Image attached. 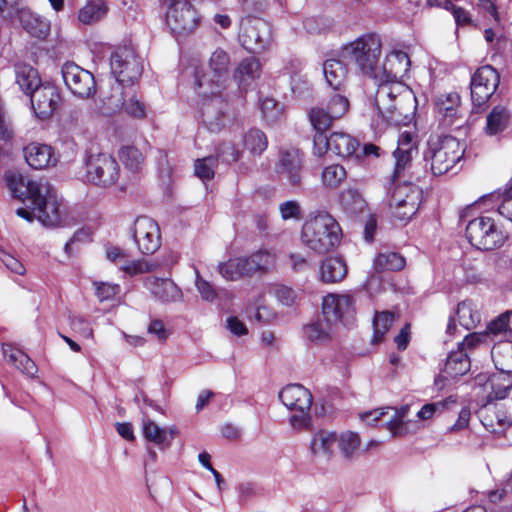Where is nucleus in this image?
<instances>
[{
	"label": "nucleus",
	"mask_w": 512,
	"mask_h": 512,
	"mask_svg": "<svg viewBox=\"0 0 512 512\" xmlns=\"http://www.w3.org/2000/svg\"><path fill=\"white\" fill-rule=\"evenodd\" d=\"M29 96L32 108L40 119L50 117L60 101V95L56 87L51 84L41 83Z\"/></svg>",
	"instance_id": "obj_22"
},
{
	"label": "nucleus",
	"mask_w": 512,
	"mask_h": 512,
	"mask_svg": "<svg viewBox=\"0 0 512 512\" xmlns=\"http://www.w3.org/2000/svg\"><path fill=\"white\" fill-rule=\"evenodd\" d=\"M8 187L11 194L29 205L20 207L16 214L32 222L37 219L43 226L58 227L68 223L66 207L48 181L26 179L19 173L7 176Z\"/></svg>",
	"instance_id": "obj_1"
},
{
	"label": "nucleus",
	"mask_w": 512,
	"mask_h": 512,
	"mask_svg": "<svg viewBox=\"0 0 512 512\" xmlns=\"http://www.w3.org/2000/svg\"><path fill=\"white\" fill-rule=\"evenodd\" d=\"M331 114L324 106L313 107L309 112V121L316 131V134L322 133L331 128L334 117H330Z\"/></svg>",
	"instance_id": "obj_50"
},
{
	"label": "nucleus",
	"mask_w": 512,
	"mask_h": 512,
	"mask_svg": "<svg viewBox=\"0 0 512 512\" xmlns=\"http://www.w3.org/2000/svg\"><path fill=\"white\" fill-rule=\"evenodd\" d=\"M335 447V431H318L314 434L310 443V450L313 456L324 461L331 459Z\"/></svg>",
	"instance_id": "obj_27"
},
{
	"label": "nucleus",
	"mask_w": 512,
	"mask_h": 512,
	"mask_svg": "<svg viewBox=\"0 0 512 512\" xmlns=\"http://www.w3.org/2000/svg\"><path fill=\"white\" fill-rule=\"evenodd\" d=\"M500 82L498 71L490 65L476 70L471 78V99L474 107H481L495 93Z\"/></svg>",
	"instance_id": "obj_16"
},
{
	"label": "nucleus",
	"mask_w": 512,
	"mask_h": 512,
	"mask_svg": "<svg viewBox=\"0 0 512 512\" xmlns=\"http://www.w3.org/2000/svg\"><path fill=\"white\" fill-rule=\"evenodd\" d=\"M464 151L463 144L457 138L450 135H435L428 140L424 159L430 162V169L434 175H443L460 161Z\"/></svg>",
	"instance_id": "obj_6"
},
{
	"label": "nucleus",
	"mask_w": 512,
	"mask_h": 512,
	"mask_svg": "<svg viewBox=\"0 0 512 512\" xmlns=\"http://www.w3.org/2000/svg\"><path fill=\"white\" fill-rule=\"evenodd\" d=\"M279 399L285 407L298 412L310 411L313 402L311 392L300 384H290L281 389Z\"/></svg>",
	"instance_id": "obj_24"
},
{
	"label": "nucleus",
	"mask_w": 512,
	"mask_h": 512,
	"mask_svg": "<svg viewBox=\"0 0 512 512\" xmlns=\"http://www.w3.org/2000/svg\"><path fill=\"white\" fill-rule=\"evenodd\" d=\"M313 143L317 156H323L328 150L343 158L358 156L359 142L344 132H333L329 137L322 133L315 134Z\"/></svg>",
	"instance_id": "obj_14"
},
{
	"label": "nucleus",
	"mask_w": 512,
	"mask_h": 512,
	"mask_svg": "<svg viewBox=\"0 0 512 512\" xmlns=\"http://www.w3.org/2000/svg\"><path fill=\"white\" fill-rule=\"evenodd\" d=\"M470 369V360L463 349L451 352L445 362L444 368L439 378H455L466 374ZM439 380H436V384L439 385Z\"/></svg>",
	"instance_id": "obj_30"
},
{
	"label": "nucleus",
	"mask_w": 512,
	"mask_h": 512,
	"mask_svg": "<svg viewBox=\"0 0 512 512\" xmlns=\"http://www.w3.org/2000/svg\"><path fill=\"white\" fill-rule=\"evenodd\" d=\"M239 41L252 53L267 49L272 43V31L268 22L258 17H245L240 23Z\"/></svg>",
	"instance_id": "obj_11"
},
{
	"label": "nucleus",
	"mask_w": 512,
	"mask_h": 512,
	"mask_svg": "<svg viewBox=\"0 0 512 512\" xmlns=\"http://www.w3.org/2000/svg\"><path fill=\"white\" fill-rule=\"evenodd\" d=\"M347 63L339 59H328L323 64V73L327 83L333 89H340L348 75Z\"/></svg>",
	"instance_id": "obj_33"
},
{
	"label": "nucleus",
	"mask_w": 512,
	"mask_h": 512,
	"mask_svg": "<svg viewBox=\"0 0 512 512\" xmlns=\"http://www.w3.org/2000/svg\"><path fill=\"white\" fill-rule=\"evenodd\" d=\"M416 98L401 81H379L375 96L372 123L379 131L388 126L406 125L414 115Z\"/></svg>",
	"instance_id": "obj_2"
},
{
	"label": "nucleus",
	"mask_w": 512,
	"mask_h": 512,
	"mask_svg": "<svg viewBox=\"0 0 512 512\" xmlns=\"http://www.w3.org/2000/svg\"><path fill=\"white\" fill-rule=\"evenodd\" d=\"M347 274L345 262L338 257L325 259L320 266V279L325 283H337L342 281Z\"/></svg>",
	"instance_id": "obj_35"
},
{
	"label": "nucleus",
	"mask_w": 512,
	"mask_h": 512,
	"mask_svg": "<svg viewBox=\"0 0 512 512\" xmlns=\"http://www.w3.org/2000/svg\"><path fill=\"white\" fill-rule=\"evenodd\" d=\"M342 230L336 219L327 211L308 215L301 230V242L317 254L333 250L340 242Z\"/></svg>",
	"instance_id": "obj_3"
},
{
	"label": "nucleus",
	"mask_w": 512,
	"mask_h": 512,
	"mask_svg": "<svg viewBox=\"0 0 512 512\" xmlns=\"http://www.w3.org/2000/svg\"><path fill=\"white\" fill-rule=\"evenodd\" d=\"M435 106L443 127L457 130L465 123L458 93L450 92L439 95L435 100Z\"/></svg>",
	"instance_id": "obj_20"
},
{
	"label": "nucleus",
	"mask_w": 512,
	"mask_h": 512,
	"mask_svg": "<svg viewBox=\"0 0 512 512\" xmlns=\"http://www.w3.org/2000/svg\"><path fill=\"white\" fill-rule=\"evenodd\" d=\"M217 159L213 156L198 159L195 162V175L202 180H210L214 176Z\"/></svg>",
	"instance_id": "obj_56"
},
{
	"label": "nucleus",
	"mask_w": 512,
	"mask_h": 512,
	"mask_svg": "<svg viewBox=\"0 0 512 512\" xmlns=\"http://www.w3.org/2000/svg\"><path fill=\"white\" fill-rule=\"evenodd\" d=\"M119 174L116 160L108 154L90 155L86 162V177L91 183L107 187L113 185Z\"/></svg>",
	"instance_id": "obj_15"
},
{
	"label": "nucleus",
	"mask_w": 512,
	"mask_h": 512,
	"mask_svg": "<svg viewBox=\"0 0 512 512\" xmlns=\"http://www.w3.org/2000/svg\"><path fill=\"white\" fill-rule=\"evenodd\" d=\"M119 158L126 168L138 171L143 162V154L134 146H124L119 151Z\"/></svg>",
	"instance_id": "obj_52"
},
{
	"label": "nucleus",
	"mask_w": 512,
	"mask_h": 512,
	"mask_svg": "<svg viewBox=\"0 0 512 512\" xmlns=\"http://www.w3.org/2000/svg\"><path fill=\"white\" fill-rule=\"evenodd\" d=\"M130 276L143 274L151 270V265L146 260H132L129 255L125 259V264L119 268Z\"/></svg>",
	"instance_id": "obj_58"
},
{
	"label": "nucleus",
	"mask_w": 512,
	"mask_h": 512,
	"mask_svg": "<svg viewBox=\"0 0 512 512\" xmlns=\"http://www.w3.org/2000/svg\"><path fill=\"white\" fill-rule=\"evenodd\" d=\"M260 109L263 117L269 122L276 121L281 114V109L278 103L272 98L262 100L260 103Z\"/></svg>",
	"instance_id": "obj_62"
},
{
	"label": "nucleus",
	"mask_w": 512,
	"mask_h": 512,
	"mask_svg": "<svg viewBox=\"0 0 512 512\" xmlns=\"http://www.w3.org/2000/svg\"><path fill=\"white\" fill-rule=\"evenodd\" d=\"M466 238L472 246L490 251L502 247L508 239V234L493 218L480 216L467 224Z\"/></svg>",
	"instance_id": "obj_8"
},
{
	"label": "nucleus",
	"mask_w": 512,
	"mask_h": 512,
	"mask_svg": "<svg viewBox=\"0 0 512 512\" xmlns=\"http://www.w3.org/2000/svg\"><path fill=\"white\" fill-rule=\"evenodd\" d=\"M64 83L80 98L92 97L96 92L95 78L91 72L74 62H66L61 69Z\"/></svg>",
	"instance_id": "obj_17"
},
{
	"label": "nucleus",
	"mask_w": 512,
	"mask_h": 512,
	"mask_svg": "<svg viewBox=\"0 0 512 512\" xmlns=\"http://www.w3.org/2000/svg\"><path fill=\"white\" fill-rule=\"evenodd\" d=\"M488 384L491 388L488 394L489 400L504 399L512 388V373L498 371L489 377Z\"/></svg>",
	"instance_id": "obj_41"
},
{
	"label": "nucleus",
	"mask_w": 512,
	"mask_h": 512,
	"mask_svg": "<svg viewBox=\"0 0 512 512\" xmlns=\"http://www.w3.org/2000/svg\"><path fill=\"white\" fill-rule=\"evenodd\" d=\"M405 266V259L396 252L379 253L374 259L373 267L376 272L398 271Z\"/></svg>",
	"instance_id": "obj_46"
},
{
	"label": "nucleus",
	"mask_w": 512,
	"mask_h": 512,
	"mask_svg": "<svg viewBox=\"0 0 512 512\" xmlns=\"http://www.w3.org/2000/svg\"><path fill=\"white\" fill-rule=\"evenodd\" d=\"M347 178L346 169L340 164H330L325 166L320 175L321 184L324 188L335 190L339 188Z\"/></svg>",
	"instance_id": "obj_43"
},
{
	"label": "nucleus",
	"mask_w": 512,
	"mask_h": 512,
	"mask_svg": "<svg viewBox=\"0 0 512 512\" xmlns=\"http://www.w3.org/2000/svg\"><path fill=\"white\" fill-rule=\"evenodd\" d=\"M244 147L253 155H261L268 146L264 132L259 129H250L243 138Z\"/></svg>",
	"instance_id": "obj_49"
},
{
	"label": "nucleus",
	"mask_w": 512,
	"mask_h": 512,
	"mask_svg": "<svg viewBox=\"0 0 512 512\" xmlns=\"http://www.w3.org/2000/svg\"><path fill=\"white\" fill-rule=\"evenodd\" d=\"M261 74V64L255 57L243 59L237 66L233 77L239 82V85L246 87L250 85Z\"/></svg>",
	"instance_id": "obj_36"
},
{
	"label": "nucleus",
	"mask_w": 512,
	"mask_h": 512,
	"mask_svg": "<svg viewBox=\"0 0 512 512\" xmlns=\"http://www.w3.org/2000/svg\"><path fill=\"white\" fill-rule=\"evenodd\" d=\"M111 72L117 82L125 87L132 86L142 75L143 64L132 47L117 48L110 59Z\"/></svg>",
	"instance_id": "obj_10"
},
{
	"label": "nucleus",
	"mask_w": 512,
	"mask_h": 512,
	"mask_svg": "<svg viewBox=\"0 0 512 512\" xmlns=\"http://www.w3.org/2000/svg\"><path fill=\"white\" fill-rule=\"evenodd\" d=\"M487 334L493 337L512 338V311L502 313L487 326Z\"/></svg>",
	"instance_id": "obj_47"
},
{
	"label": "nucleus",
	"mask_w": 512,
	"mask_h": 512,
	"mask_svg": "<svg viewBox=\"0 0 512 512\" xmlns=\"http://www.w3.org/2000/svg\"><path fill=\"white\" fill-rule=\"evenodd\" d=\"M208 70L198 68L195 71L196 92L200 96L218 95L228 86L231 79V58L227 51L216 48L210 55Z\"/></svg>",
	"instance_id": "obj_5"
},
{
	"label": "nucleus",
	"mask_w": 512,
	"mask_h": 512,
	"mask_svg": "<svg viewBox=\"0 0 512 512\" xmlns=\"http://www.w3.org/2000/svg\"><path fill=\"white\" fill-rule=\"evenodd\" d=\"M246 257L231 258L226 262L219 263L218 271L223 278L236 281L245 276H251Z\"/></svg>",
	"instance_id": "obj_37"
},
{
	"label": "nucleus",
	"mask_w": 512,
	"mask_h": 512,
	"mask_svg": "<svg viewBox=\"0 0 512 512\" xmlns=\"http://www.w3.org/2000/svg\"><path fill=\"white\" fill-rule=\"evenodd\" d=\"M95 294L103 302L114 298L120 292V286L109 282H94Z\"/></svg>",
	"instance_id": "obj_59"
},
{
	"label": "nucleus",
	"mask_w": 512,
	"mask_h": 512,
	"mask_svg": "<svg viewBox=\"0 0 512 512\" xmlns=\"http://www.w3.org/2000/svg\"><path fill=\"white\" fill-rule=\"evenodd\" d=\"M18 20L22 27L33 37L44 39L50 32V22L29 9L19 10Z\"/></svg>",
	"instance_id": "obj_28"
},
{
	"label": "nucleus",
	"mask_w": 512,
	"mask_h": 512,
	"mask_svg": "<svg viewBox=\"0 0 512 512\" xmlns=\"http://www.w3.org/2000/svg\"><path fill=\"white\" fill-rule=\"evenodd\" d=\"M275 172L289 186L300 187L303 180V155L297 149L281 151Z\"/></svg>",
	"instance_id": "obj_19"
},
{
	"label": "nucleus",
	"mask_w": 512,
	"mask_h": 512,
	"mask_svg": "<svg viewBox=\"0 0 512 512\" xmlns=\"http://www.w3.org/2000/svg\"><path fill=\"white\" fill-rule=\"evenodd\" d=\"M108 12V6L104 0H88L79 10L78 19L85 25H91L101 21Z\"/></svg>",
	"instance_id": "obj_39"
},
{
	"label": "nucleus",
	"mask_w": 512,
	"mask_h": 512,
	"mask_svg": "<svg viewBox=\"0 0 512 512\" xmlns=\"http://www.w3.org/2000/svg\"><path fill=\"white\" fill-rule=\"evenodd\" d=\"M251 276L257 272L265 273L272 269L276 264L275 253L268 250H260L246 257Z\"/></svg>",
	"instance_id": "obj_45"
},
{
	"label": "nucleus",
	"mask_w": 512,
	"mask_h": 512,
	"mask_svg": "<svg viewBox=\"0 0 512 512\" xmlns=\"http://www.w3.org/2000/svg\"><path fill=\"white\" fill-rule=\"evenodd\" d=\"M202 97L207 98L201 108L202 122L209 131L219 132L228 122L227 103L222 93Z\"/></svg>",
	"instance_id": "obj_21"
},
{
	"label": "nucleus",
	"mask_w": 512,
	"mask_h": 512,
	"mask_svg": "<svg viewBox=\"0 0 512 512\" xmlns=\"http://www.w3.org/2000/svg\"><path fill=\"white\" fill-rule=\"evenodd\" d=\"M133 238L142 254L151 255L161 246L160 227L150 217H138L134 222Z\"/></svg>",
	"instance_id": "obj_18"
},
{
	"label": "nucleus",
	"mask_w": 512,
	"mask_h": 512,
	"mask_svg": "<svg viewBox=\"0 0 512 512\" xmlns=\"http://www.w3.org/2000/svg\"><path fill=\"white\" fill-rule=\"evenodd\" d=\"M125 111L134 118H144L146 116V105L136 95H132L123 103Z\"/></svg>",
	"instance_id": "obj_60"
},
{
	"label": "nucleus",
	"mask_w": 512,
	"mask_h": 512,
	"mask_svg": "<svg viewBox=\"0 0 512 512\" xmlns=\"http://www.w3.org/2000/svg\"><path fill=\"white\" fill-rule=\"evenodd\" d=\"M456 315L461 326L470 330L481 321V314L471 300H464L458 304Z\"/></svg>",
	"instance_id": "obj_44"
},
{
	"label": "nucleus",
	"mask_w": 512,
	"mask_h": 512,
	"mask_svg": "<svg viewBox=\"0 0 512 512\" xmlns=\"http://www.w3.org/2000/svg\"><path fill=\"white\" fill-rule=\"evenodd\" d=\"M144 285L160 302L175 303L183 300L181 289L171 279L149 276L145 279Z\"/></svg>",
	"instance_id": "obj_25"
},
{
	"label": "nucleus",
	"mask_w": 512,
	"mask_h": 512,
	"mask_svg": "<svg viewBox=\"0 0 512 512\" xmlns=\"http://www.w3.org/2000/svg\"><path fill=\"white\" fill-rule=\"evenodd\" d=\"M413 154L414 153L411 152L402 153L400 151H394L395 169L391 179L392 182H404L403 174L411 165Z\"/></svg>",
	"instance_id": "obj_55"
},
{
	"label": "nucleus",
	"mask_w": 512,
	"mask_h": 512,
	"mask_svg": "<svg viewBox=\"0 0 512 512\" xmlns=\"http://www.w3.org/2000/svg\"><path fill=\"white\" fill-rule=\"evenodd\" d=\"M217 154L226 163L235 162L240 157V151L231 142L222 143L218 148Z\"/></svg>",
	"instance_id": "obj_64"
},
{
	"label": "nucleus",
	"mask_w": 512,
	"mask_h": 512,
	"mask_svg": "<svg viewBox=\"0 0 512 512\" xmlns=\"http://www.w3.org/2000/svg\"><path fill=\"white\" fill-rule=\"evenodd\" d=\"M15 76L16 83L26 95L32 93L41 84L37 70L27 64H17Z\"/></svg>",
	"instance_id": "obj_38"
},
{
	"label": "nucleus",
	"mask_w": 512,
	"mask_h": 512,
	"mask_svg": "<svg viewBox=\"0 0 512 512\" xmlns=\"http://www.w3.org/2000/svg\"><path fill=\"white\" fill-rule=\"evenodd\" d=\"M23 153L27 164L34 169L54 167L59 161V156L48 144L32 142L24 147Z\"/></svg>",
	"instance_id": "obj_23"
},
{
	"label": "nucleus",
	"mask_w": 512,
	"mask_h": 512,
	"mask_svg": "<svg viewBox=\"0 0 512 512\" xmlns=\"http://www.w3.org/2000/svg\"><path fill=\"white\" fill-rule=\"evenodd\" d=\"M332 326L325 319L316 321L304 327V335L311 342L324 343L331 338Z\"/></svg>",
	"instance_id": "obj_48"
},
{
	"label": "nucleus",
	"mask_w": 512,
	"mask_h": 512,
	"mask_svg": "<svg viewBox=\"0 0 512 512\" xmlns=\"http://www.w3.org/2000/svg\"><path fill=\"white\" fill-rule=\"evenodd\" d=\"M336 447L344 458H353L360 449L361 439L358 433L353 431L335 432Z\"/></svg>",
	"instance_id": "obj_42"
},
{
	"label": "nucleus",
	"mask_w": 512,
	"mask_h": 512,
	"mask_svg": "<svg viewBox=\"0 0 512 512\" xmlns=\"http://www.w3.org/2000/svg\"><path fill=\"white\" fill-rule=\"evenodd\" d=\"M303 26L310 34H324L332 28L333 21L327 17H308Z\"/></svg>",
	"instance_id": "obj_54"
},
{
	"label": "nucleus",
	"mask_w": 512,
	"mask_h": 512,
	"mask_svg": "<svg viewBox=\"0 0 512 512\" xmlns=\"http://www.w3.org/2000/svg\"><path fill=\"white\" fill-rule=\"evenodd\" d=\"M195 286L197 291L199 292L201 298L205 301L212 302L214 301L218 294L211 283L206 281L199 275V272H196V280Z\"/></svg>",
	"instance_id": "obj_61"
},
{
	"label": "nucleus",
	"mask_w": 512,
	"mask_h": 512,
	"mask_svg": "<svg viewBox=\"0 0 512 512\" xmlns=\"http://www.w3.org/2000/svg\"><path fill=\"white\" fill-rule=\"evenodd\" d=\"M349 106L350 104L347 97L340 94H335L329 99L325 108L331 114L330 117H334V119L337 120L347 113Z\"/></svg>",
	"instance_id": "obj_53"
},
{
	"label": "nucleus",
	"mask_w": 512,
	"mask_h": 512,
	"mask_svg": "<svg viewBox=\"0 0 512 512\" xmlns=\"http://www.w3.org/2000/svg\"><path fill=\"white\" fill-rule=\"evenodd\" d=\"M144 437L155 443L160 449H167L171 446L172 440L177 433L176 428H162L150 419H144L142 424Z\"/></svg>",
	"instance_id": "obj_29"
},
{
	"label": "nucleus",
	"mask_w": 512,
	"mask_h": 512,
	"mask_svg": "<svg viewBox=\"0 0 512 512\" xmlns=\"http://www.w3.org/2000/svg\"><path fill=\"white\" fill-rule=\"evenodd\" d=\"M510 119L511 113L506 106H494L486 117L485 134L494 136L502 133L508 127Z\"/></svg>",
	"instance_id": "obj_32"
},
{
	"label": "nucleus",
	"mask_w": 512,
	"mask_h": 512,
	"mask_svg": "<svg viewBox=\"0 0 512 512\" xmlns=\"http://www.w3.org/2000/svg\"><path fill=\"white\" fill-rule=\"evenodd\" d=\"M409 412V406L404 405L397 409L394 407L378 408L360 414V419L368 425H376L383 418L387 417L384 425L390 431L392 437H402L412 433L405 421Z\"/></svg>",
	"instance_id": "obj_12"
},
{
	"label": "nucleus",
	"mask_w": 512,
	"mask_h": 512,
	"mask_svg": "<svg viewBox=\"0 0 512 512\" xmlns=\"http://www.w3.org/2000/svg\"><path fill=\"white\" fill-rule=\"evenodd\" d=\"M2 352L5 359L19 369L23 374L34 377L37 373V367L34 361L21 350L10 344H3Z\"/></svg>",
	"instance_id": "obj_31"
},
{
	"label": "nucleus",
	"mask_w": 512,
	"mask_h": 512,
	"mask_svg": "<svg viewBox=\"0 0 512 512\" xmlns=\"http://www.w3.org/2000/svg\"><path fill=\"white\" fill-rule=\"evenodd\" d=\"M410 64L407 53L400 50L390 52L384 60L380 81H400L409 71Z\"/></svg>",
	"instance_id": "obj_26"
},
{
	"label": "nucleus",
	"mask_w": 512,
	"mask_h": 512,
	"mask_svg": "<svg viewBox=\"0 0 512 512\" xmlns=\"http://www.w3.org/2000/svg\"><path fill=\"white\" fill-rule=\"evenodd\" d=\"M322 313L327 322L345 324L351 322L356 314V300L352 294L330 293L323 297Z\"/></svg>",
	"instance_id": "obj_13"
},
{
	"label": "nucleus",
	"mask_w": 512,
	"mask_h": 512,
	"mask_svg": "<svg viewBox=\"0 0 512 512\" xmlns=\"http://www.w3.org/2000/svg\"><path fill=\"white\" fill-rule=\"evenodd\" d=\"M147 332L161 343L165 342L170 336L169 329L166 328L161 319H152L147 327Z\"/></svg>",
	"instance_id": "obj_63"
},
{
	"label": "nucleus",
	"mask_w": 512,
	"mask_h": 512,
	"mask_svg": "<svg viewBox=\"0 0 512 512\" xmlns=\"http://www.w3.org/2000/svg\"><path fill=\"white\" fill-rule=\"evenodd\" d=\"M491 356L497 371L512 373V341L505 340L495 344Z\"/></svg>",
	"instance_id": "obj_40"
},
{
	"label": "nucleus",
	"mask_w": 512,
	"mask_h": 512,
	"mask_svg": "<svg viewBox=\"0 0 512 512\" xmlns=\"http://www.w3.org/2000/svg\"><path fill=\"white\" fill-rule=\"evenodd\" d=\"M395 316L389 311L377 312L373 320L374 334L372 342L378 344L388 332L394 322Z\"/></svg>",
	"instance_id": "obj_51"
},
{
	"label": "nucleus",
	"mask_w": 512,
	"mask_h": 512,
	"mask_svg": "<svg viewBox=\"0 0 512 512\" xmlns=\"http://www.w3.org/2000/svg\"><path fill=\"white\" fill-rule=\"evenodd\" d=\"M195 0H170L165 20L170 31L176 36H188L196 31L201 17L195 8Z\"/></svg>",
	"instance_id": "obj_9"
},
{
	"label": "nucleus",
	"mask_w": 512,
	"mask_h": 512,
	"mask_svg": "<svg viewBox=\"0 0 512 512\" xmlns=\"http://www.w3.org/2000/svg\"><path fill=\"white\" fill-rule=\"evenodd\" d=\"M340 206L349 217H356L366 209V201L358 190L347 188L339 194Z\"/></svg>",
	"instance_id": "obj_34"
},
{
	"label": "nucleus",
	"mask_w": 512,
	"mask_h": 512,
	"mask_svg": "<svg viewBox=\"0 0 512 512\" xmlns=\"http://www.w3.org/2000/svg\"><path fill=\"white\" fill-rule=\"evenodd\" d=\"M279 211L283 220H300L302 218V208L296 200L280 203Z\"/></svg>",
	"instance_id": "obj_57"
},
{
	"label": "nucleus",
	"mask_w": 512,
	"mask_h": 512,
	"mask_svg": "<svg viewBox=\"0 0 512 512\" xmlns=\"http://www.w3.org/2000/svg\"><path fill=\"white\" fill-rule=\"evenodd\" d=\"M382 53V42L378 35L367 33L341 46L338 56L347 64L367 76H375Z\"/></svg>",
	"instance_id": "obj_4"
},
{
	"label": "nucleus",
	"mask_w": 512,
	"mask_h": 512,
	"mask_svg": "<svg viewBox=\"0 0 512 512\" xmlns=\"http://www.w3.org/2000/svg\"><path fill=\"white\" fill-rule=\"evenodd\" d=\"M388 208L391 216L399 221H409L418 212L423 191L408 181L392 182L388 189Z\"/></svg>",
	"instance_id": "obj_7"
}]
</instances>
